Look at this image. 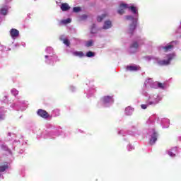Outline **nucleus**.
Here are the masks:
<instances>
[{
  "mask_svg": "<svg viewBox=\"0 0 181 181\" xmlns=\"http://www.w3.org/2000/svg\"><path fill=\"white\" fill-rule=\"evenodd\" d=\"M11 93L14 96H16L18 95V94H19V91H18V90H16V88L11 89Z\"/></svg>",
  "mask_w": 181,
  "mask_h": 181,
  "instance_id": "c9c22d12",
  "label": "nucleus"
},
{
  "mask_svg": "<svg viewBox=\"0 0 181 181\" xmlns=\"http://www.w3.org/2000/svg\"><path fill=\"white\" fill-rule=\"evenodd\" d=\"M139 70H141V66L138 65H131L127 66V71H138Z\"/></svg>",
  "mask_w": 181,
  "mask_h": 181,
  "instance_id": "2eb2a0df",
  "label": "nucleus"
},
{
  "mask_svg": "<svg viewBox=\"0 0 181 181\" xmlns=\"http://www.w3.org/2000/svg\"><path fill=\"white\" fill-rule=\"evenodd\" d=\"M6 47L4 45H0V50H5Z\"/></svg>",
  "mask_w": 181,
  "mask_h": 181,
  "instance_id": "a18cd8bd",
  "label": "nucleus"
},
{
  "mask_svg": "<svg viewBox=\"0 0 181 181\" xmlns=\"http://www.w3.org/2000/svg\"><path fill=\"white\" fill-rule=\"evenodd\" d=\"M21 45L23 46V47H25L26 46V43L22 42V43H21Z\"/></svg>",
  "mask_w": 181,
  "mask_h": 181,
  "instance_id": "49530a36",
  "label": "nucleus"
},
{
  "mask_svg": "<svg viewBox=\"0 0 181 181\" xmlns=\"http://www.w3.org/2000/svg\"><path fill=\"white\" fill-rule=\"evenodd\" d=\"M41 136L44 138L45 139L47 138H50L51 139H54L56 136H59V134L57 133H49L47 131L42 132Z\"/></svg>",
  "mask_w": 181,
  "mask_h": 181,
  "instance_id": "9d476101",
  "label": "nucleus"
},
{
  "mask_svg": "<svg viewBox=\"0 0 181 181\" xmlns=\"http://www.w3.org/2000/svg\"><path fill=\"white\" fill-rule=\"evenodd\" d=\"M95 56V54L94 52H91V51H88L87 53H86V57H94Z\"/></svg>",
  "mask_w": 181,
  "mask_h": 181,
  "instance_id": "4c0bfd02",
  "label": "nucleus"
},
{
  "mask_svg": "<svg viewBox=\"0 0 181 181\" xmlns=\"http://www.w3.org/2000/svg\"><path fill=\"white\" fill-rule=\"evenodd\" d=\"M134 109L132 107H127L125 108L124 112L126 115H132L134 112Z\"/></svg>",
  "mask_w": 181,
  "mask_h": 181,
  "instance_id": "b1692460",
  "label": "nucleus"
},
{
  "mask_svg": "<svg viewBox=\"0 0 181 181\" xmlns=\"http://www.w3.org/2000/svg\"><path fill=\"white\" fill-rule=\"evenodd\" d=\"M1 148L2 149V151H6L8 152L9 153H11V150L9 149V148H8L7 145L2 144L1 146Z\"/></svg>",
  "mask_w": 181,
  "mask_h": 181,
  "instance_id": "473e14b6",
  "label": "nucleus"
},
{
  "mask_svg": "<svg viewBox=\"0 0 181 181\" xmlns=\"http://www.w3.org/2000/svg\"><path fill=\"white\" fill-rule=\"evenodd\" d=\"M158 88H160V90H166L168 88V85H166V83H162L158 82Z\"/></svg>",
  "mask_w": 181,
  "mask_h": 181,
  "instance_id": "cd10ccee",
  "label": "nucleus"
},
{
  "mask_svg": "<svg viewBox=\"0 0 181 181\" xmlns=\"http://www.w3.org/2000/svg\"><path fill=\"white\" fill-rule=\"evenodd\" d=\"M80 11H81V7H74L73 8V11L75 12V13L80 12Z\"/></svg>",
  "mask_w": 181,
  "mask_h": 181,
  "instance_id": "58836bf2",
  "label": "nucleus"
},
{
  "mask_svg": "<svg viewBox=\"0 0 181 181\" xmlns=\"http://www.w3.org/2000/svg\"><path fill=\"white\" fill-rule=\"evenodd\" d=\"M146 60L150 62V60H154V64H158V66H169L172 60L176 59V53L173 52L165 54V59L160 60L159 58L153 56L145 57Z\"/></svg>",
  "mask_w": 181,
  "mask_h": 181,
  "instance_id": "20e7f679",
  "label": "nucleus"
},
{
  "mask_svg": "<svg viewBox=\"0 0 181 181\" xmlns=\"http://www.w3.org/2000/svg\"><path fill=\"white\" fill-rule=\"evenodd\" d=\"M124 9H128V4L121 3L119 4V9L117 11V13H119V15H124V13H125Z\"/></svg>",
  "mask_w": 181,
  "mask_h": 181,
  "instance_id": "ddd939ff",
  "label": "nucleus"
},
{
  "mask_svg": "<svg viewBox=\"0 0 181 181\" xmlns=\"http://www.w3.org/2000/svg\"><path fill=\"white\" fill-rule=\"evenodd\" d=\"M107 16H108V14H107V13H104L102 16H98L97 18V21L101 22L103 19H105V18H107Z\"/></svg>",
  "mask_w": 181,
  "mask_h": 181,
  "instance_id": "bb28decb",
  "label": "nucleus"
},
{
  "mask_svg": "<svg viewBox=\"0 0 181 181\" xmlns=\"http://www.w3.org/2000/svg\"><path fill=\"white\" fill-rule=\"evenodd\" d=\"M179 141H181V136L178 137Z\"/></svg>",
  "mask_w": 181,
  "mask_h": 181,
  "instance_id": "de8ad7c7",
  "label": "nucleus"
},
{
  "mask_svg": "<svg viewBox=\"0 0 181 181\" xmlns=\"http://www.w3.org/2000/svg\"><path fill=\"white\" fill-rule=\"evenodd\" d=\"M153 83V81L152 80V78H148L146 80V81L144 82V86L145 87H148V86H151V84H152Z\"/></svg>",
  "mask_w": 181,
  "mask_h": 181,
  "instance_id": "7c9ffc66",
  "label": "nucleus"
},
{
  "mask_svg": "<svg viewBox=\"0 0 181 181\" xmlns=\"http://www.w3.org/2000/svg\"><path fill=\"white\" fill-rule=\"evenodd\" d=\"M11 109L15 110H21V111H24V110H26L28 108V106L26 105L25 101L19 102V103H13L10 105Z\"/></svg>",
  "mask_w": 181,
  "mask_h": 181,
  "instance_id": "6e6552de",
  "label": "nucleus"
},
{
  "mask_svg": "<svg viewBox=\"0 0 181 181\" xmlns=\"http://www.w3.org/2000/svg\"><path fill=\"white\" fill-rule=\"evenodd\" d=\"M25 143H23V136H21L20 139H15L13 141V146H21V145H24Z\"/></svg>",
  "mask_w": 181,
  "mask_h": 181,
  "instance_id": "4468645a",
  "label": "nucleus"
},
{
  "mask_svg": "<svg viewBox=\"0 0 181 181\" xmlns=\"http://www.w3.org/2000/svg\"><path fill=\"white\" fill-rule=\"evenodd\" d=\"M146 124L148 127H159L160 125L162 128H169L170 120L168 118H163L160 120L158 115H153L147 120Z\"/></svg>",
  "mask_w": 181,
  "mask_h": 181,
  "instance_id": "7ed1b4c3",
  "label": "nucleus"
},
{
  "mask_svg": "<svg viewBox=\"0 0 181 181\" xmlns=\"http://www.w3.org/2000/svg\"><path fill=\"white\" fill-rule=\"evenodd\" d=\"M175 45H177V41H173L168 44L165 46L161 45L159 47L160 50H163V52H170V50H173V47H175Z\"/></svg>",
  "mask_w": 181,
  "mask_h": 181,
  "instance_id": "1a4fd4ad",
  "label": "nucleus"
},
{
  "mask_svg": "<svg viewBox=\"0 0 181 181\" xmlns=\"http://www.w3.org/2000/svg\"><path fill=\"white\" fill-rule=\"evenodd\" d=\"M8 136H11V139H13V138H16V135L15 134L11 133V132L8 133Z\"/></svg>",
  "mask_w": 181,
  "mask_h": 181,
  "instance_id": "a19ab883",
  "label": "nucleus"
},
{
  "mask_svg": "<svg viewBox=\"0 0 181 181\" xmlns=\"http://www.w3.org/2000/svg\"><path fill=\"white\" fill-rule=\"evenodd\" d=\"M5 98H8V97H7V96H5Z\"/></svg>",
  "mask_w": 181,
  "mask_h": 181,
  "instance_id": "8fccbe9b",
  "label": "nucleus"
},
{
  "mask_svg": "<svg viewBox=\"0 0 181 181\" xmlns=\"http://www.w3.org/2000/svg\"><path fill=\"white\" fill-rule=\"evenodd\" d=\"M8 13V6H3L0 7V15L5 16Z\"/></svg>",
  "mask_w": 181,
  "mask_h": 181,
  "instance_id": "5701e85b",
  "label": "nucleus"
},
{
  "mask_svg": "<svg viewBox=\"0 0 181 181\" xmlns=\"http://www.w3.org/2000/svg\"><path fill=\"white\" fill-rule=\"evenodd\" d=\"M114 104V98L112 96H104L103 97L100 102L98 103V107H110V105H112Z\"/></svg>",
  "mask_w": 181,
  "mask_h": 181,
  "instance_id": "423d86ee",
  "label": "nucleus"
},
{
  "mask_svg": "<svg viewBox=\"0 0 181 181\" xmlns=\"http://www.w3.org/2000/svg\"><path fill=\"white\" fill-rule=\"evenodd\" d=\"M176 153H177V147H174L168 151V155L171 158H175V156H176Z\"/></svg>",
  "mask_w": 181,
  "mask_h": 181,
  "instance_id": "412c9836",
  "label": "nucleus"
},
{
  "mask_svg": "<svg viewBox=\"0 0 181 181\" xmlns=\"http://www.w3.org/2000/svg\"><path fill=\"white\" fill-rule=\"evenodd\" d=\"M90 33H97V28L95 24H93L90 28Z\"/></svg>",
  "mask_w": 181,
  "mask_h": 181,
  "instance_id": "f704fd0d",
  "label": "nucleus"
},
{
  "mask_svg": "<svg viewBox=\"0 0 181 181\" xmlns=\"http://www.w3.org/2000/svg\"><path fill=\"white\" fill-rule=\"evenodd\" d=\"M10 35H11L12 39H16V37H18V36H19V30H18L15 28H12L10 30Z\"/></svg>",
  "mask_w": 181,
  "mask_h": 181,
  "instance_id": "dca6fc26",
  "label": "nucleus"
},
{
  "mask_svg": "<svg viewBox=\"0 0 181 181\" xmlns=\"http://www.w3.org/2000/svg\"><path fill=\"white\" fill-rule=\"evenodd\" d=\"M139 43H141V39H138L136 42H134L129 47V52L131 53H136L138 52V47H139Z\"/></svg>",
  "mask_w": 181,
  "mask_h": 181,
  "instance_id": "9b49d317",
  "label": "nucleus"
},
{
  "mask_svg": "<svg viewBox=\"0 0 181 181\" xmlns=\"http://www.w3.org/2000/svg\"><path fill=\"white\" fill-rule=\"evenodd\" d=\"M71 23V18H66L64 20L61 21L60 24L61 25H68V23Z\"/></svg>",
  "mask_w": 181,
  "mask_h": 181,
  "instance_id": "c85d7f7f",
  "label": "nucleus"
},
{
  "mask_svg": "<svg viewBox=\"0 0 181 181\" xmlns=\"http://www.w3.org/2000/svg\"><path fill=\"white\" fill-rule=\"evenodd\" d=\"M93 45H94V41H93V40H90L86 42L85 46H86V47H91Z\"/></svg>",
  "mask_w": 181,
  "mask_h": 181,
  "instance_id": "72a5a7b5",
  "label": "nucleus"
},
{
  "mask_svg": "<svg viewBox=\"0 0 181 181\" xmlns=\"http://www.w3.org/2000/svg\"><path fill=\"white\" fill-rule=\"evenodd\" d=\"M8 163H6L3 165H0V179H4V175H2V173L5 172L6 170L8 169Z\"/></svg>",
  "mask_w": 181,
  "mask_h": 181,
  "instance_id": "a211bd4d",
  "label": "nucleus"
},
{
  "mask_svg": "<svg viewBox=\"0 0 181 181\" xmlns=\"http://www.w3.org/2000/svg\"><path fill=\"white\" fill-rule=\"evenodd\" d=\"M74 56H76L78 57H83L84 56V53L83 52H78V51H75L73 52Z\"/></svg>",
  "mask_w": 181,
  "mask_h": 181,
  "instance_id": "c756f323",
  "label": "nucleus"
},
{
  "mask_svg": "<svg viewBox=\"0 0 181 181\" xmlns=\"http://www.w3.org/2000/svg\"><path fill=\"white\" fill-rule=\"evenodd\" d=\"M70 90H71V91H72V92L76 91V88H74V86H70Z\"/></svg>",
  "mask_w": 181,
  "mask_h": 181,
  "instance_id": "c03bdc74",
  "label": "nucleus"
},
{
  "mask_svg": "<svg viewBox=\"0 0 181 181\" xmlns=\"http://www.w3.org/2000/svg\"><path fill=\"white\" fill-rule=\"evenodd\" d=\"M94 93H95V88H90L88 90V91L87 92V98H88L89 97L93 95V94H94ZM88 95H89V96H88Z\"/></svg>",
  "mask_w": 181,
  "mask_h": 181,
  "instance_id": "a878e982",
  "label": "nucleus"
},
{
  "mask_svg": "<svg viewBox=\"0 0 181 181\" xmlns=\"http://www.w3.org/2000/svg\"><path fill=\"white\" fill-rule=\"evenodd\" d=\"M37 115L39 117H41L42 118H44L45 119H47L49 118V113L46 112L45 110H43L42 109H39L37 112Z\"/></svg>",
  "mask_w": 181,
  "mask_h": 181,
  "instance_id": "f8f14e48",
  "label": "nucleus"
},
{
  "mask_svg": "<svg viewBox=\"0 0 181 181\" xmlns=\"http://www.w3.org/2000/svg\"><path fill=\"white\" fill-rule=\"evenodd\" d=\"M62 12H67L70 10V6L67 3H62L60 6Z\"/></svg>",
  "mask_w": 181,
  "mask_h": 181,
  "instance_id": "aec40b11",
  "label": "nucleus"
},
{
  "mask_svg": "<svg viewBox=\"0 0 181 181\" xmlns=\"http://www.w3.org/2000/svg\"><path fill=\"white\" fill-rule=\"evenodd\" d=\"M8 163H6L3 165H0V179H4V175H2V173L5 172L6 170L8 169Z\"/></svg>",
  "mask_w": 181,
  "mask_h": 181,
  "instance_id": "f3484780",
  "label": "nucleus"
},
{
  "mask_svg": "<svg viewBox=\"0 0 181 181\" xmlns=\"http://www.w3.org/2000/svg\"><path fill=\"white\" fill-rule=\"evenodd\" d=\"M158 82H153V83H151V88H158Z\"/></svg>",
  "mask_w": 181,
  "mask_h": 181,
  "instance_id": "e433bc0d",
  "label": "nucleus"
},
{
  "mask_svg": "<svg viewBox=\"0 0 181 181\" xmlns=\"http://www.w3.org/2000/svg\"><path fill=\"white\" fill-rule=\"evenodd\" d=\"M119 135H125V132L124 130H120L118 132Z\"/></svg>",
  "mask_w": 181,
  "mask_h": 181,
  "instance_id": "37998d69",
  "label": "nucleus"
},
{
  "mask_svg": "<svg viewBox=\"0 0 181 181\" xmlns=\"http://www.w3.org/2000/svg\"><path fill=\"white\" fill-rule=\"evenodd\" d=\"M53 117H59L60 115V110L59 109H55L52 111Z\"/></svg>",
  "mask_w": 181,
  "mask_h": 181,
  "instance_id": "2f4dec72",
  "label": "nucleus"
},
{
  "mask_svg": "<svg viewBox=\"0 0 181 181\" xmlns=\"http://www.w3.org/2000/svg\"><path fill=\"white\" fill-rule=\"evenodd\" d=\"M147 135L148 136L150 145H154L156 141H158V132H156L155 129L151 128L148 130Z\"/></svg>",
  "mask_w": 181,
  "mask_h": 181,
  "instance_id": "0eeeda50",
  "label": "nucleus"
},
{
  "mask_svg": "<svg viewBox=\"0 0 181 181\" xmlns=\"http://www.w3.org/2000/svg\"><path fill=\"white\" fill-rule=\"evenodd\" d=\"M127 9H129V11H131L132 13L134 15V16H125V19H127V21H131L132 22V23L130 24L129 28V33L130 35H132V33H134V30L136 29V25L138 23V17H139L138 9L136 8V7L134 6L132 4H131V6H129L127 4Z\"/></svg>",
  "mask_w": 181,
  "mask_h": 181,
  "instance_id": "f03ea898",
  "label": "nucleus"
},
{
  "mask_svg": "<svg viewBox=\"0 0 181 181\" xmlns=\"http://www.w3.org/2000/svg\"><path fill=\"white\" fill-rule=\"evenodd\" d=\"M45 52L48 54L45 56V63L47 64L53 65L54 62L57 61V56L54 54V50H53V48L48 47L46 48Z\"/></svg>",
  "mask_w": 181,
  "mask_h": 181,
  "instance_id": "39448f33",
  "label": "nucleus"
},
{
  "mask_svg": "<svg viewBox=\"0 0 181 181\" xmlns=\"http://www.w3.org/2000/svg\"><path fill=\"white\" fill-rule=\"evenodd\" d=\"M134 149H135V147H134V146L129 144L127 146V151H134Z\"/></svg>",
  "mask_w": 181,
  "mask_h": 181,
  "instance_id": "ea45409f",
  "label": "nucleus"
},
{
  "mask_svg": "<svg viewBox=\"0 0 181 181\" xmlns=\"http://www.w3.org/2000/svg\"><path fill=\"white\" fill-rule=\"evenodd\" d=\"M111 28H112V23L111 22V21L107 20L105 21L104 24H103V29H111Z\"/></svg>",
  "mask_w": 181,
  "mask_h": 181,
  "instance_id": "6ab92c4d",
  "label": "nucleus"
},
{
  "mask_svg": "<svg viewBox=\"0 0 181 181\" xmlns=\"http://www.w3.org/2000/svg\"><path fill=\"white\" fill-rule=\"evenodd\" d=\"M21 153H23V150H22V152H21Z\"/></svg>",
  "mask_w": 181,
  "mask_h": 181,
  "instance_id": "09e8293b",
  "label": "nucleus"
},
{
  "mask_svg": "<svg viewBox=\"0 0 181 181\" xmlns=\"http://www.w3.org/2000/svg\"><path fill=\"white\" fill-rule=\"evenodd\" d=\"M5 107H0V122L4 121L5 119V114H6V111L4 110Z\"/></svg>",
  "mask_w": 181,
  "mask_h": 181,
  "instance_id": "4be33fe9",
  "label": "nucleus"
},
{
  "mask_svg": "<svg viewBox=\"0 0 181 181\" xmlns=\"http://www.w3.org/2000/svg\"><path fill=\"white\" fill-rule=\"evenodd\" d=\"M144 95L145 97H148L147 100L146 101V104H142L141 105V108L142 110H146L148 107L151 106V107H155L159 104L162 101V99L163 98V96L160 94H153L151 93L150 95H148V93L144 91L143 92Z\"/></svg>",
  "mask_w": 181,
  "mask_h": 181,
  "instance_id": "f257e3e1",
  "label": "nucleus"
},
{
  "mask_svg": "<svg viewBox=\"0 0 181 181\" xmlns=\"http://www.w3.org/2000/svg\"><path fill=\"white\" fill-rule=\"evenodd\" d=\"M86 19H87V15L84 14L81 16V21H86Z\"/></svg>",
  "mask_w": 181,
  "mask_h": 181,
  "instance_id": "79ce46f5",
  "label": "nucleus"
},
{
  "mask_svg": "<svg viewBox=\"0 0 181 181\" xmlns=\"http://www.w3.org/2000/svg\"><path fill=\"white\" fill-rule=\"evenodd\" d=\"M60 40L63 41V43H64L66 46H70V41L64 38V35H62L60 37Z\"/></svg>",
  "mask_w": 181,
  "mask_h": 181,
  "instance_id": "393cba45",
  "label": "nucleus"
}]
</instances>
